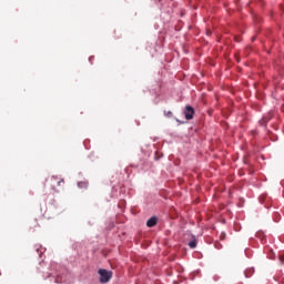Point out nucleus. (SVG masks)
<instances>
[{
    "mask_svg": "<svg viewBox=\"0 0 284 284\" xmlns=\"http://www.w3.org/2000/svg\"><path fill=\"white\" fill-rule=\"evenodd\" d=\"M47 183L52 187L54 192H58L57 187H61V185H63L65 182L63 178L52 175L47 179Z\"/></svg>",
    "mask_w": 284,
    "mask_h": 284,
    "instance_id": "obj_1",
    "label": "nucleus"
},
{
    "mask_svg": "<svg viewBox=\"0 0 284 284\" xmlns=\"http://www.w3.org/2000/svg\"><path fill=\"white\" fill-rule=\"evenodd\" d=\"M98 274H100V283H102V284L110 283V281L112 278V272L111 271L100 268L98 271Z\"/></svg>",
    "mask_w": 284,
    "mask_h": 284,
    "instance_id": "obj_2",
    "label": "nucleus"
},
{
    "mask_svg": "<svg viewBox=\"0 0 284 284\" xmlns=\"http://www.w3.org/2000/svg\"><path fill=\"white\" fill-rule=\"evenodd\" d=\"M184 116L186 121H191V119H194V108L186 105L184 109Z\"/></svg>",
    "mask_w": 284,
    "mask_h": 284,
    "instance_id": "obj_3",
    "label": "nucleus"
},
{
    "mask_svg": "<svg viewBox=\"0 0 284 284\" xmlns=\"http://www.w3.org/2000/svg\"><path fill=\"white\" fill-rule=\"evenodd\" d=\"M156 223H158V219L155 216H153V217L148 220L146 226L148 227H154V225H156Z\"/></svg>",
    "mask_w": 284,
    "mask_h": 284,
    "instance_id": "obj_4",
    "label": "nucleus"
},
{
    "mask_svg": "<svg viewBox=\"0 0 284 284\" xmlns=\"http://www.w3.org/2000/svg\"><path fill=\"white\" fill-rule=\"evenodd\" d=\"M189 247H191V250H194V247H196V239L189 243Z\"/></svg>",
    "mask_w": 284,
    "mask_h": 284,
    "instance_id": "obj_5",
    "label": "nucleus"
},
{
    "mask_svg": "<svg viewBox=\"0 0 284 284\" xmlns=\"http://www.w3.org/2000/svg\"><path fill=\"white\" fill-rule=\"evenodd\" d=\"M78 187H88V183L85 182H79Z\"/></svg>",
    "mask_w": 284,
    "mask_h": 284,
    "instance_id": "obj_6",
    "label": "nucleus"
},
{
    "mask_svg": "<svg viewBox=\"0 0 284 284\" xmlns=\"http://www.w3.org/2000/svg\"><path fill=\"white\" fill-rule=\"evenodd\" d=\"M164 114H165L166 116H172V111L164 112Z\"/></svg>",
    "mask_w": 284,
    "mask_h": 284,
    "instance_id": "obj_7",
    "label": "nucleus"
},
{
    "mask_svg": "<svg viewBox=\"0 0 284 284\" xmlns=\"http://www.w3.org/2000/svg\"><path fill=\"white\" fill-rule=\"evenodd\" d=\"M207 34H211V32H210V31H207Z\"/></svg>",
    "mask_w": 284,
    "mask_h": 284,
    "instance_id": "obj_8",
    "label": "nucleus"
}]
</instances>
